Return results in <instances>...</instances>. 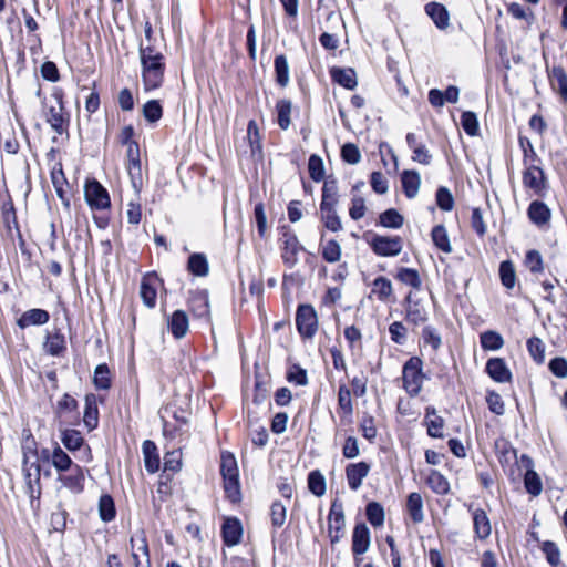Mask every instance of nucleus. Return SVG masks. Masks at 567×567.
<instances>
[{"label":"nucleus","instance_id":"1a4fd4ad","mask_svg":"<svg viewBox=\"0 0 567 567\" xmlns=\"http://www.w3.org/2000/svg\"><path fill=\"white\" fill-rule=\"evenodd\" d=\"M132 558L135 567H151L148 544L143 530L136 532L131 537Z\"/></svg>","mask_w":567,"mask_h":567},{"label":"nucleus","instance_id":"7c9ffc66","mask_svg":"<svg viewBox=\"0 0 567 567\" xmlns=\"http://www.w3.org/2000/svg\"><path fill=\"white\" fill-rule=\"evenodd\" d=\"M338 183L332 176L324 179L320 205L337 206L339 203Z\"/></svg>","mask_w":567,"mask_h":567},{"label":"nucleus","instance_id":"393cba45","mask_svg":"<svg viewBox=\"0 0 567 567\" xmlns=\"http://www.w3.org/2000/svg\"><path fill=\"white\" fill-rule=\"evenodd\" d=\"M424 423L427 427V434L432 437H443L444 420L437 415L435 408L425 409Z\"/></svg>","mask_w":567,"mask_h":567},{"label":"nucleus","instance_id":"bb28decb","mask_svg":"<svg viewBox=\"0 0 567 567\" xmlns=\"http://www.w3.org/2000/svg\"><path fill=\"white\" fill-rule=\"evenodd\" d=\"M156 280H157V278L155 276L154 277L145 276L141 282L140 295L143 300V303L147 308H154L156 305V298H157L156 286H155Z\"/></svg>","mask_w":567,"mask_h":567},{"label":"nucleus","instance_id":"6ab92c4d","mask_svg":"<svg viewBox=\"0 0 567 567\" xmlns=\"http://www.w3.org/2000/svg\"><path fill=\"white\" fill-rule=\"evenodd\" d=\"M43 349L52 357H60L66 350L65 337L60 329L47 333Z\"/></svg>","mask_w":567,"mask_h":567},{"label":"nucleus","instance_id":"09e8293b","mask_svg":"<svg viewBox=\"0 0 567 567\" xmlns=\"http://www.w3.org/2000/svg\"><path fill=\"white\" fill-rule=\"evenodd\" d=\"M396 279L414 289H420L422 285L417 270L412 268H400L396 274Z\"/></svg>","mask_w":567,"mask_h":567},{"label":"nucleus","instance_id":"f03ea898","mask_svg":"<svg viewBox=\"0 0 567 567\" xmlns=\"http://www.w3.org/2000/svg\"><path fill=\"white\" fill-rule=\"evenodd\" d=\"M23 464L22 472L25 482V492L30 499H39L41 495V467L39 464V453L35 447V441L28 437L22 445Z\"/></svg>","mask_w":567,"mask_h":567},{"label":"nucleus","instance_id":"6e6d98bb","mask_svg":"<svg viewBox=\"0 0 567 567\" xmlns=\"http://www.w3.org/2000/svg\"><path fill=\"white\" fill-rule=\"evenodd\" d=\"M143 115L150 123H156L163 115V109L157 100L147 101L143 105Z\"/></svg>","mask_w":567,"mask_h":567},{"label":"nucleus","instance_id":"2eb2a0df","mask_svg":"<svg viewBox=\"0 0 567 567\" xmlns=\"http://www.w3.org/2000/svg\"><path fill=\"white\" fill-rule=\"evenodd\" d=\"M370 530L364 523H359L354 526L352 534V553L354 556H360L368 551L370 547Z\"/></svg>","mask_w":567,"mask_h":567},{"label":"nucleus","instance_id":"4be33fe9","mask_svg":"<svg viewBox=\"0 0 567 567\" xmlns=\"http://www.w3.org/2000/svg\"><path fill=\"white\" fill-rule=\"evenodd\" d=\"M50 319V315L43 309H30L24 311L18 319L17 324L21 329H25L30 326L45 324Z\"/></svg>","mask_w":567,"mask_h":567},{"label":"nucleus","instance_id":"e433bc0d","mask_svg":"<svg viewBox=\"0 0 567 567\" xmlns=\"http://www.w3.org/2000/svg\"><path fill=\"white\" fill-rule=\"evenodd\" d=\"M276 82L281 86L286 87L289 83V65L287 58L284 54L277 55L274 62Z\"/></svg>","mask_w":567,"mask_h":567},{"label":"nucleus","instance_id":"6e6552de","mask_svg":"<svg viewBox=\"0 0 567 567\" xmlns=\"http://www.w3.org/2000/svg\"><path fill=\"white\" fill-rule=\"evenodd\" d=\"M84 196L91 208L104 209L110 206L107 190L95 179L85 183Z\"/></svg>","mask_w":567,"mask_h":567},{"label":"nucleus","instance_id":"a19ab883","mask_svg":"<svg viewBox=\"0 0 567 567\" xmlns=\"http://www.w3.org/2000/svg\"><path fill=\"white\" fill-rule=\"evenodd\" d=\"M277 121L281 130H288L290 126L291 102L282 99L277 102Z\"/></svg>","mask_w":567,"mask_h":567},{"label":"nucleus","instance_id":"423d86ee","mask_svg":"<svg viewBox=\"0 0 567 567\" xmlns=\"http://www.w3.org/2000/svg\"><path fill=\"white\" fill-rule=\"evenodd\" d=\"M328 520L331 544H337L344 536L346 528L343 505L338 498L332 501Z\"/></svg>","mask_w":567,"mask_h":567},{"label":"nucleus","instance_id":"774afa93","mask_svg":"<svg viewBox=\"0 0 567 567\" xmlns=\"http://www.w3.org/2000/svg\"><path fill=\"white\" fill-rule=\"evenodd\" d=\"M548 368L555 377L560 379L567 378V359L555 357L549 361Z\"/></svg>","mask_w":567,"mask_h":567},{"label":"nucleus","instance_id":"e2e57ef3","mask_svg":"<svg viewBox=\"0 0 567 567\" xmlns=\"http://www.w3.org/2000/svg\"><path fill=\"white\" fill-rule=\"evenodd\" d=\"M527 349L530 357L537 363H543L545 360V346L543 341L537 337H532L527 340Z\"/></svg>","mask_w":567,"mask_h":567},{"label":"nucleus","instance_id":"39448f33","mask_svg":"<svg viewBox=\"0 0 567 567\" xmlns=\"http://www.w3.org/2000/svg\"><path fill=\"white\" fill-rule=\"evenodd\" d=\"M296 326L302 338L311 339L318 330V317L311 305H300L296 312Z\"/></svg>","mask_w":567,"mask_h":567},{"label":"nucleus","instance_id":"ea45409f","mask_svg":"<svg viewBox=\"0 0 567 567\" xmlns=\"http://www.w3.org/2000/svg\"><path fill=\"white\" fill-rule=\"evenodd\" d=\"M61 441L69 451L79 450L84 443L81 433L73 429L61 430Z\"/></svg>","mask_w":567,"mask_h":567},{"label":"nucleus","instance_id":"13d9d810","mask_svg":"<svg viewBox=\"0 0 567 567\" xmlns=\"http://www.w3.org/2000/svg\"><path fill=\"white\" fill-rule=\"evenodd\" d=\"M322 258L330 264H334L341 258V247L334 239L327 241L322 246Z\"/></svg>","mask_w":567,"mask_h":567},{"label":"nucleus","instance_id":"473e14b6","mask_svg":"<svg viewBox=\"0 0 567 567\" xmlns=\"http://www.w3.org/2000/svg\"><path fill=\"white\" fill-rule=\"evenodd\" d=\"M83 422L89 430H93L97 426L99 410L96 404V398L94 394H87L85 396Z\"/></svg>","mask_w":567,"mask_h":567},{"label":"nucleus","instance_id":"9d476101","mask_svg":"<svg viewBox=\"0 0 567 567\" xmlns=\"http://www.w3.org/2000/svg\"><path fill=\"white\" fill-rule=\"evenodd\" d=\"M523 184L538 196H543L547 189V179L544 171L536 165H528L523 173Z\"/></svg>","mask_w":567,"mask_h":567},{"label":"nucleus","instance_id":"20e7f679","mask_svg":"<svg viewBox=\"0 0 567 567\" xmlns=\"http://www.w3.org/2000/svg\"><path fill=\"white\" fill-rule=\"evenodd\" d=\"M51 96L53 103L47 107L44 116L51 128L61 135L69 124V113L64 111L63 105V91L61 89H54Z\"/></svg>","mask_w":567,"mask_h":567},{"label":"nucleus","instance_id":"de8ad7c7","mask_svg":"<svg viewBox=\"0 0 567 567\" xmlns=\"http://www.w3.org/2000/svg\"><path fill=\"white\" fill-rule=\"evenodd\" d=\"M52 465L59 472H65L73 467L72 460L59 445L52 451Z\"/></svg>","mask_w":567,"mask_h":567},{"label":"nucleus","instance_id":"79ce46f5","mask_svg":"<svg viewBox=\"0 0 567 567\" xmlns=\"http://www.w3.org/2000/svg\"><path fill=\"white\" fill-rule=\"evenodd\" d=\"M499 277L503 286L513 289L516 284V272L512 261L505 260L499 265Z\"/></svg>","mask_w":567,"mask_h":567},{"label":"nucleus","instance_id":"f257e3e1","mask_svg":"<svg viewBox=\"0 0 567 567\" xmlns=\"http://www.w3.org/2000/svg\"><path fill=\"white\" fill-rule=\"evenodd\" d=\"M142 78L146 91L158 89L164 79L165 63L163 54L151 44H140Z\"/></svg>","mask_w":567,"mask_h":567},{"label":"nucleus","instance_id":"412c9836","mask_svg":"<svg viewBox=\"0 0 567 567\" xmlns=\"http://www.w3.org/2000/svg\"><path fill=\"white\" fill-rule=\"evenodd\" d=\"M426 14L432 19L436 28L445 30L450 25V14L445 6L439 2H430L425 6Z\"/></svg>","mask_w":567,"mask_h":567},{"label":"nucleus","instance_id":"0eeeda50","mask_svg":"<svg viewBox=\"0 0 567 567\" xmlns=\"http://www.w3.org/2000/svg\"><path fill=\"white\" fill-rule=\"evenodd\" d=\"M370 246L374 254L381 257H394L398 256L402 248V239L399 236H381L373 235Z\"/></svg>","mask_w":567,"mask_h":567},{"label":"nucleus","instance_id":"c03bdc74","mask_svg":"<svg viewBox=\"0 0 567 567\" xmlns=\"http://www.w3.org/2000/svg\"><path fill=\"white\" fill-rule=\"evenodd\" d=\"M99 514L103 522H111L115 518V505L110 495L105 494L100 497Z\"/></svg>","mask_w":567,"mask_h":567},{"label":"nucleus","instance_id":"0e129e2a","mask_svg":"<svg viewBox=\"0 0 567 567\" xmlns=\"http://www.w3.org/2000/svg\"><path fill=\"white\" fill-rule=\"evenodd\" d=\"M308 169L311 179L320 182L324 177L323 162L319 155L312 154L308 161Z\"/></svg>","mask_w":567,"mask_h":567},{"label":"nucleus","instance_id":"052dcab7","mask_svg":"<svg viewBox=\"0 0 567 567\" xmlns=\"http://www.w3.org/2000/svg\"><path fill=\"white\" fill-rule=\"evenodd\" d=\"M461 124L465 133L470 136H476L478 134V121L474 112L466 111L461 115Z\"/></svg>","mask_w":567,"mask_h":567},{"label":"nucleus","instance_id":"5701e85b","mask_svg":"<svg viewBox=\"0 0 567 567\" xmlns=\"http://www.w3.org/2000/svg\"><path fill=\"white\" fill-rule=\"evenodd\" d=\"M223 539L228 546L237 545L243 536V527L237 518H227L223 525Z\"/></svg>","mask_w":567,"mask_h":567},{"label":"nucleus","instance_id":"c85d7f7f","mask_svg":"<svg viewBox=\"0 0 567 567\" xmlns=\"http://www.w3.org/2000/svg\"><path fill=\"white\" fill-rule=\"evenodd\" d=\"M330 74L334 82L348 90H353L358 84L353 69L332 68Z\"/></svg>","mask_w":567,"mask_h":567},{"label":"nucleus","instance_id":"3c124183","mask_svg":"<svg viewBox=\"0 0 567 567\" xmlns=\"http://www.w3.org/2000/svg\"><path fill=\"white\" fill-rule=\"evenodd\" d=\"M93 382L96 389L107 390L111 386L110 369L107 364L102 363L95 368Z\"/></svg>","mask_w":567,"mask_h":567},{"label":"nucleus","instance_id":"72a5a7b5","mask_svg":"<svg viewBox=\"0 0 567 567\" xmlns=\"http://www.w3.org/2000/svg\"><path fill=\"white\" fill-rule=\"evenodd\" d=\"M187 269L194 276L205 277L208 275L209 266L207 258L204 254L195 252L192 254L188 258Z\"/></svg>","mask_w":567,"mask_h":567},{"label":"nucleus","instance_id":"69168bd1","mask_svg":"<svg viewBox=\"0 0 567 567\" xmlns=\"http://www.w3.org/2000/svg\"><path fill=\"white\" fill-rule=\"evenodd\" d=\"M542 550L550 566L557 567L560 564V550L554 542H544L542 545Z\"/></svg>","mask_w":567,"mask_h":567},{"label":"nucleus","instance_id":"58836bf2","mask_svg":"<svg viewBox=\"0 0 567 567\" xmlns=\"http://www.w3.org/2000/svg\"><path fill=\"white\" fill-rule=\"evenodd\" d=\"M372 293L377 295L380 301H388L393 293L391 281L385 277H378L372 284Z\"/></svg>","mask_w":567,"mask_h":567},{"label":"nucleus","instance_id":"4c0bfd02","mask_svg":"<svg viewBox=\"0 0 567 567\" xmlns=\"http://www.w3.org/2000/svg\"><path fill=\"white\" fill-rule=\"evenodd\" d=\"M379 223L385 228L399 229L403 226V216L394 208L386 209L379 216Z\"/></svg>","mask_w":567,"mask_h":567},{"label":"nucleus","instance_id":"9b49d317","mask_svg":"<svg viewBox=\"0 0 567 567\" xmlns=\"http://www.w3.org/2000/svg\"><path fill=\"white\" fill-rule=\"evenodd\" d=\"M546 71L551 90L559 95L564 104H567V72L561 65L551 69L547 66Z\"/></svg>","mask_w":567,"mask_h":567},{"label":"nucleus","instance_id":"680f3d73","mask_svg":"<svg viewBox=\"0 0 567 567\" xmlns=\"http://www.w3.org/2000/svg\"><path fill=\"white\" fill-rule=\"evenodd\" d=\"M524 262L532 274H540L544 271L543 257L538 250H528Z\"/></svg>","mask_w":567,"mask_h":567},{"label":"nucleus","instance_id":"5fc2aeb1","mask_svg":"<svg viewBox=\"0 0 567 567\" xmlns=\"http://www.w3.org/2000/svg\"><path fill=\"white\" fill-rule=\"evenodd\" d=\"M224 489L226 493L227 498L236 503L240 499V485H239V475L238 476H230V477H224Z\"/></svg>","mask_w":567,"mask_h":567},{"label":"nucleus","instance_id":"a18cd8bd","mask_svg":"<svg viewBox=\"0 0 567 567\" xmlns=\"http://www.w3.org/2000/svg\"><path fill=\"white\" fill-rule=\"evenodd\" d=\"M220 473L224 477L238 476V466L235 456L229 452L221 453Z\"/></svg>","mask_w":567,"mask_h":567},{"label":"nucleus","instance_id":"a878e982","mask_svg":"<svg viewBox=\"0 0 567 567\" xmlns=\"http://www.w3.org/2000/svg\"><path fill=\"white\" fill-rule=\"evenodd\" d=\"M142 452L146 471L151 474L157 472L159 470V455L155 443L150 440L144 441Z\"/></svg>","mask_w":567,"mask_h":567},{"label":"nucleus","instance_id":"ddd939ff","mask_svg":"<svg viewBox=\"0 0 567 567\" xmlns=\"http://www.w3.org/2000/svg\"><path fill=\"white\" fill-rule=\"evenodd\" d=\"M371 466L367 462L350 463L346 466V477L349 487L358 491L362 485V481L369 475Z\"/></svg>","mask_w":567,"mask_h":567},{"label":"nucleus","instance_id":"a211bd4d","mask_svg":"<svg viewBox=\"0 0 567 567\" xmlns=\"http://www.w3.org/2000/svg\"><path fill=\"white\" fill-rule=\"evenodd\" d=\"M70 471V474H60L58 481L72 493L79 494L84 488V473L79 465H74Z\"/></svg>","mask_w":567,"mask_h":567},{"label":"nucleus","instance_id":"603ef678","mask_svg":"<svg viewBox=\"0 0 567 567\" xmlns=\"http://www.w3.org/2000/svg\"><path fill=\"white\" fill-rule=\"evenodd\" d=\"M524 484L526 491L533 495L538 496L542 493L543 485L538 474L533 470L528 468L524 476Z\"/></svg>","mask_w":567,"mask_h":567},{"label":"nucleus","instance_id":"aec40b11","mask_svg":"<svg viewBox=\"0 0 567 567\" xmlns=\"http://www.w3.org/2000/svg\"><path fill=\"white\" fill-rule=\"evenodd\" d=\"M527 215L530 221L538 227L548 224L551 218L549 207L540 200H534L529 204Z\"/></svg>","mask_w":567,"mask_h":567},{"label":"nucleus","instance_id":"49530a36","mask_svg":"<svg viewBox=\"0 0 567 567\" xmlns=\"http://www.w3.org/2000/svg\"><path fill=\"white\" fill-rule=\"evenodd\" d=\"M247 138L251 148V153L255 155L256 153L261 154V136L259 133L258 125L255 120H250L247 126Z\"/></svg>","mask_w":567,"mask_h":567},{"label":"nucleus","instance_id":"cd10ccee","mask_svg":"<svg viewBox=\"0 0 567 567\" xmlns=\"http://www.w3.org/2000/svg\"><path fill=\"white\" fill-rule=\"evenodd\" d=\"M402 188L408 198H414L420 189L421 177L416 171H404L401 175Z\"/></svg>","mask_w":567,"mask_h":567},{"label":"nucleus","instance_id":"c9c22d12","mask_svg":"<svg viewBox=\"0 0 567 567\" xmlns=\"http://www.w3.org/2000/svg\"><path fill=\"white\" fill-rule=\"evenodd\" d=\"M431 238L433 244L443 252L450 254L452 252V245L446 231V228L443 225H436L433 227L431 231Z\"/></svg>","mask_w":567,"mask_h":567},{"label":"nucleus","instance_id":"f8f14e48","mask_svg":"<svg viewBox=\"0 0 567 567\" xmlns=\"http://www.w3.org/2000/svg\"><path fill=\"white\" fill-rule=\"evenodd\" d=\"M301 249L302 247L295 234L285 233L282 235L281 258L288 267L292 268L297 265L298 254Z\"/></svg>","mask_w":567,"mask_h":567},{"label":"nucleus","instance_id":"2f4dec72","mask_svg":"<svg viewBox=\"0 0 567 567\" xmlns=\"http://www.w3.org/2000/svg\"><path fill=\"white\" fill-rule=\"evenodd\" d=\"M406 511L413 523L419 524L424 520L423 499L419 493L413 492L408 496Z\"/></svg>","mask_w":567,"mask_h":567},{"label":"nucleus","instance_id":"f3484780","mask_svg":"<svg viewBox=\"0 0 567 567\" xmlns=\"http://www.w3.org/2000/svg\"><path fill=\"white\" fill-rule=\"evenodd\" d=\"M188 316L184 310H175L167 318V329L176 339H182L188 331Z\"/></svg>","mask_w":567,"mask_h":567},{"label":"nucleus","instance_id":"f704fd0d","mask_svg":"<svg viewBox=\"0 0 567 567\" xmlns=\"http://www.w3.org/2000/svg\"><path fill=\"white\" fill-rule=\"evenodd\" d=\"M429 487L439 495H445L450 491V484L444 475L439 471L432 470L426 478Z\"/></svg>","mask_w":567,"mask_h":567},{"label":"nucleus","instance_id":"864d4df0","mask_svg":"<svg viewBox=\"0 0 567 567\" xmlns=\"http://www.w3.org/2000/svg\"><path fill=\"white\" fill-rule=\"evenodd\" d=\"M480 339L484 350H498L504 344L502 336L495 331L483 332Z\"/></svg>","mask_w":567,"mask_h":567},{"label":"nucleus","instance_id":"338daca9","mask_svg":"<svg viewBox=\"0 0 567 567\" xmlns=\"http://www.w3.org/2000/svg\"><path fill=\"white\" fill-rule=\"evenodd\" d=\"M341 157L348 164L355 165L361 161V153L355 144L347 143L341 148Z\"/></svg>","mask_w":567,"mask_h":567},{"label":"nucleus","instance_id":"b1692460","mask_svg":"<svg viewBox=\"0 0 567 567\" xmlns=\"http://www.w3.org/2000/svg\"><path fill=\"white\" fill-rule=\"evenodd\" d=\"M337 206H327L320 205L319 216L323 226L333 233L340 231L342 229V223L337 214Z\"/></svg>","mask_w":567,"mask_h":567},{"label":"nucleus","instance_id":"8fccbe9b","mask_svg":"<svg viewBox=\"0 0 567 567\" xmlns=\"http://www.w3.org/2000/svg\"><path fill=\"white\" fill-rule=\"evenodd\" d=\"M309 491L316 496H322L326 493V478L319 471H312L308 475Z\"/></svg>","mask_w":567,"mask_h":567},{"label":"nucleus","instance_id":"c756f323","mask_svg":"<svg viewBox=\"0 0 567 567\" xmlns=\"http://www.w3.org/2000/svg\"><path fill=\"white\" fill-rule=\"evenodd\" d=\"M474 530L480 539H486L491 535L492 526L485 511L477 508L473 512Z\"/></svg>","mask_w":567,"mask_h":567},{"label":"nucleus","instance_id":"4d7b16f0","mask_svg":"<svg viewBox=\"0 0 567 567\" xmlns=\"http://www.w3.org/2000/svg\"><path fill=\"white\" fill-rule=\"evenodd\" d=\"M287 517V508L286 506L279 502L276 501L272 503L270 507V518H271V525L275 528H280L286 523Z\"/></svg>","mask_w":567,"mask_h":567},{"label":"nucleus","instance_id":"7ed1b4c3","mask_svg":"<svg viewBox=\"0 0 567 567\" xmlns=\"http://www.w3.org/2000/svg\"><path fill=\"white\" fill-rule=\"evenodd\" d=\"M427 379L423 373V362L419 357H411L403 365V388L410 396H417L423 382Z\"/></svg>","mask_w":567,"mask_h":567},{"label":"nucleus","instance_id":"dca6fc26","mask_svg":"<svg viewBox=\"0 0 567 567\" xmlns=\"http://www.w3.org/2000/svg\"><path fill=\"white\" fill-rule=\"evenodd\" d=\"M486 372L495 382L505 383L512 381V372L502 358L489 359L486 363Z\"/></svg>","mask_w":567,"mask_h":567},{"label":"nucleus","instance_id":"bf43d9fd","mask_svg":"<svg viewBox=\"0 0 567 567\" xmlns=\"http://www.w3.org/2000/svg\"><path fill=\"white\" fill-rule=\"evenodd\" d=\"M78 408L76 400L70 394H64L60 401H58L55 413L59 417H65L69 414L75 412Z\"/></svg>","mask_w":567,"mask_h":567},{"label":"nucleus","instance_id":"4468645a","mask_svg":"<svg viewBox=\"0 0 567 567\" xmlns=\"http://www.w3.org/2000/svg\"><path fill=\"white\" fill-rule=\"evenodd\" d=\"M189 310L196 318L208 319L210 315L208 292L206 290H198L192 293L188 301Z\"/></svg>","mask_w":567,"mask_h":567},{"label":"nucleus","instance_id":"37998d69","mask_svg":"<svg viewBox=\"0 0 567 567\" xmlns=\"http://www.w3.org/2000/svg\"><path fill=\"white\" fill-rule=\"evenodd\" d=\"M365 514L369 523L374 527H380L384 523V509L378 502H370L365 507Z\"/></svg>","mask_w":567,"mask_h":567}]
</instances>
